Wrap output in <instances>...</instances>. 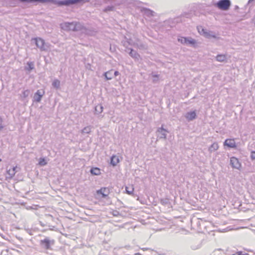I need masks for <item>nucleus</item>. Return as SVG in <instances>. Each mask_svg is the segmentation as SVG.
Instances as JSON below:
<instances>
[{
	"label": "nucleus",
	"mask_w": 255,
	"mask_h": 255,
	"mask_svg": "<svg viewBox=\"0 0 255 255\" xmlns=\"http://www.w3.org/2000/svg\"><path fill=\"white\" fill-rule=\"evenodd\" d=\"M140 11L144 17L149 21L151 22L156 21L155 17L157 16V15L154 11L147 8L142 7L140 9Z\"/></svg>",
	"instance_id": "nucleus-1"
},
{
	"label": "nucleus",
	"mask_w": 255,
	"mask_h": 255,
	"mask_svg": "<svg viewBox=\"0 0 255 255\" xmlns=\"http://www.w3.org/2000/svg\"><path fill=\"white\" fill-rule=\"evenodd\" d=\"M35 41L36 46L40 49L41 51H47L49 48V45L46 43L44 40L40 37H36L33 39Z\"/></svg>",
	"instance_id": "nucleus-2"
},
{
	"label": "nucleus",
	"mask_w": 255,
	"mask_h": 255,
	"mask_svg": "<svg viewBox=\"0 0 255 255\" xmlns=\"http://www.w3.org/2000/svg\"><path fill=\"white\" fill-rule=\"evenodd\" d=\"M231 5L230 0H220L215 4V6L223 10L229 9Z\"/></svg>",
	"instance_id": "nucleus-3"
},
{
	"label": "nucleus",
	"mask_w": 255,
	"mask_h": 255,
	"mask_svg": "<svg viewBox=\"0 0 255 255\" xmlns=\"http://www.w3.org/2000/svg\"><path fill=\"white\" fill-rule=\"evenodd\" d=\"M199 32L203 35L204 37L207 38H216V35L214 32L212 31L208 30L206 29H204L202 27H198Z\"/></svg>",
	"instance_id": "nucleus-4"
},
{
	"label": "nucleus",
	"mask_w": 255,
	"mask_h": 255,
	"mask_svg": "<svg viewBox=\"0 0 255 255\" xmlns=\"http://www.w3.org/2000/svg\"><path fill=\"white\" fill-rule=\"evenodd\" d=\"M40 244L43 248L48 250L50 249V246L54 244V241H51L48 238H45L41 240Z\"/></svg>",
	"instance_id": "nucleus-5"
},
{
	"label": "nucleus",
	"mask_w": 255,
	"mask_h": 255,
	"mask_svg": "<svg viewBox=\"0 0 255 255\" xmlns=\"http://www.w3.org/2000/svg\"><path fill=\"white\" fill-rule=\"evenodd\" d=\"M230 164L232 167L237 169H240L241 167V164L239 159L235 157H232L230 158Z\"/></svg>",
	"instance_id": "nucleus-6"
},
{
	"label": "nucleus",
	"mask_w": 255,
	"mask_h": 255,
	"mask_svg": "<svg viewBox=\"0 0 255 255\" xmlns=\"http://www.w3.org/2000/svg\"><path fill=\"white\" fill-rule=\"evenodd\" d=\"M156 132L157 137L159 139H165L166 138L167 133L168 132V131L165 129L163 128L162 127H161L158 128Z\"/></svg>",
	"instance_id": "nucleus-7"
},
{
	"label": "nucleus",
	"mask_w": 255,
	"mask_h": 255,
	"mask_svg": "<svg viewBox=\"0 0 255 255\" xmlns=\"http://www.w3.org/2000/svg\"><path fill=\"white\" fill-rule=\"evenodd\" d=\"M61 28L64 30L74 31V22H64L61 24Z\"/></svg>",
	"instance_id": "nucleus-8"
},
{
	"label": "nucleus",
	"mask_w": 255,
	"mask_h": 255,
	"mask_svg": "<svg viewBox=\"0 0 255 255\" xmlns=\"http://www.w3.org/2000/svg\"><path fill=\"white\" fill-rule=\"evenodd\" d=\"M45 92L43 90H37L34 95L33 101L36 102H40Z\"/></svg>",
	"instance_id": "nucleus-9"
},
{
	"label": "nucleus",
	"mask_w": 255,
	"mask_h": 255,
	"mask_svg": "<svg viewBox=\"0 0 255 255\" xmlns=\"http://www.w3.org/2000/svg\"><path fill=\"white\" fill-rule=\"evenodd\" d=\"M224 145L231 148H236L237 146L235 140L233 139H226Z\"/></svg>",
	"instance_id": "nucleus-10"
},
{
	"label": "nucleus",
	"mask_w": 255,
	"mask_h": 255,
	"mask_svg": "<svg viewBox=\"0 0 255 255\" xmlns=\"http://www.w3.org/2000/svg\"><path fill=\"white\" fill-rule=\"evenodd\" d=\"M185 118L188 121H191L194 120L196 117V114L195 111L187 112L185 115Z\"/></svg>",
	"instance_id": "nucleus-11"
},
{
	"label": "nucleus",
	"mask_w": 255,
	"mask_h": 255,
	"mask_svg": "<svg viewBox=\"0 0 255 255\" xmlns=\"http://www.w3.org/2000/svg\"><path fill=\"white\" fill-rule=\"evenodd\" d=\"M83 30H84V26L82 23L78 22H74V31H79L82 33Z\"/></svg>",
	"instance_id": "nucleus-12"
},
{
	"label": "nucleus",
	"mask_w": 255,
	"mask_h": 255,
	"mask_svg": "<svg viewBox=\"0 0 255 255\" xmlns=\"http://www.w3.org/2000/svg\"><path fill=\"white\" fill-rule=\"evenodd\" d=\"M97 33V31L95 30L93 28H88L84 26V30H83V34L90 35L93 36L95 35Z\"/></svg>",
	"instance_id": "nucleus-13"
},
{
	"label": "nucleus",
	"mask_w": 255,
	"mask_h": 255,
	"mask_svg": "<svg viewBox=\"0 0 255 255\" xmlns=\"http://www.w3.org/2000/svg\"><path fill=\"white\" fill-rule=\"evenodd\" d=\"M97 193L98 195H102L103 198H105L108 196L109 190L107 188H102L100 190H97Z\"/></svg>",
	"instance_id": "nucleus-14"
},
{
	"label": "nucleus",
	"mask_w": 255,
	"mask_h": 255,
	"mask_svg": "<svg viewBox=\"0 0 255 255\" xmlns=\"http://www.w3.org/2000/svg\"><path fill=\"white\" fill-rule=\"evenodd\" d=\"M196 44V41L194 39L191 38V37H187L186 43L185 45H190L194 47H196L197 46Z\"/></svg>",
	"instance_id": "nucleus-15"
},
{
	"label": "nucleus",
	"mask_w": 255,
	"mask_h": 255,
	"mask_svg": "<svg viewBox=\"0 0 255 255\" xmlns=\"http://www.w3.org/2000/svg\"><path fill=\"white\" fill-rule=\"evenodd\" d=\"M130 51L129 53V55L132 58H133L136 60H138L140 58V55L138 54V53L136 51H134L132 49H130Z\"/></svg>",
	"instance_id": "nucleus-16"
},
{
	"label": "nucleus",
	"mask_w": 255,
	"mask_h": 255,
	"mask_svg": "<svg viewBox=\"0 0 255 255\" xmlns=\"http://www.w3.org/2000/svg\"><path fill=\"white\" fill-rule=\"evenodd\" d=\"M34 68V65L32 62H28L27 66L25 67V70L27 71L29 73Z\"/></svg>",
	"instance_id": "nucleus-17"
},
{
	"label": "nucleus",
	"mask_w": 255,
	"mask_h": 255,
	"mask_svg": "<svg viewBox=\"0 0 255 255\" xmlns=\"http://www.w3.org/2000/svg\"><path fill=\"white\" fill-rule=\"evenodd\" d=\"M90 173L92 175H99L101 174V170L98 167H93L90 170Z\"/></svg>",
	"instance_id": "nucleus-18"
},
{
	"label": "nucleus",
	"mask_w": 255,
	"mask_h": 255,
	"mask_svg": "<svg viewBox=\"0 0 255 255\" xmlns=\"http://www.w3.org/2000/svg\"><path fill=\"white\" fill-rule=\"evenodd\" d=\"M219 148L218 144L217 142L213 143L209 148L210 152H214Z\"/></svg>",
	"instance_id": "nucleus-19"
},
{
	"label": "nucleus",
	"mask_w": 255,
	"mask_h": 255,
	"mask_svg": "<svg viewBox=\"0 0 255 255\" xmlns=\"http://www.w3.org/2000/svg\"><path fill=\"white\" fill-rule=\"evenodd\" d=\"M119 162V157L116 155H113L111 158V163L113 166H116Z\"/></svg>",
	"instance_id": "nucleus-20"
},
{
	"label": "nucleus",
	"mask_w": 255,
	"mask_h": 255,
	"mask_svg": "<svg viewBox=\"0 0 255 255\" xmlns=\"http://www.w3.org/2000/svg\"><path fill=\"white\" fill-rule=\"evenodd\" d=\"M112 72H113L112 70H110V71H107L104 73V75L106 80H110L113 78V75Z\"/></svg>",
	"instance_id": "nucleus-21"
},
{
	"label": "nucleus",
	"mask_w": 255,
	"mask_h": 255,
	"mask_svg": "<svg viewBox=\"0 0 255 255\" xmlns=\"http://www.w3.org/2000/svg\"><path fill=\"white\" fill-rule=\"evenodd\" d=\"M103 111V107L101 105L96 106L95 108V114H99L102 113Z\"/></svg>",
	"instance_id": "nucleus-22"
},
{
	"label": "nucleus",
	"mask_w": 255,
	"mask_h": 255,
	"mask_svg": "<svg viewBox=\"0 0 255 255\" xmlns=\"http://www.w3.org/2000/svg\"><path fill=\"white\" fill-rule=\"evenodd\" d=\"M17 168L16 166L13 167L12 169H9L7 171V174L9 175L10 177H12L16 172V168Z\"/></svg>",
	"instance_id": "nucleus-23"
},
{
	"label": "nucleus",
	"mask_w": 255,
	"mask_h": 255,
	"mask_svg": "<svg viewBox=\"0 0 255 255\" xmlns=\"http://www.w3.org/2000/svg\"><path fill=\"white\" fill-rule=\"evenodd\" d=\"M226 56L224 54H219L216 56V60L219 62H224L226 60Z\"/></svg>",
	"instance_id": "nucleus-24"
},
{
	"label": "nucleus",
	"mask_w": 255,
	"mask_h": 255,
	"mask_svg": "<svg viewBox=\"0 0 255 255\" xmlns=\"http://www.w3.org/2000/svg\"><path fill=\"white\" fill-rule=\"evenodd\" d=\"M52 85L53 87L58 89L59 88L60 86V81L58 79H55L52 82Z\"/></svg>",
	"instance_id": "nucleus-25"
},
{
	"label": "nucleus",
	"mask_w": 255,
	"mask_h": 255,
	"mask_svg": "<svg viewBox=\"0 0 255 255\" xmlns=\"http://www.w3.org/2000/svg\"><path fill=\"white\" fill-rule=\"evenodd\" d=\"M126 191L127 194L128 195H132L134 191V188L132 186H130L126 187Z\"/></svg>",
	"instance_id": "nucleus-26"
},
{
	"label": "nucleus",
	"mask_w": 255,
	"mask_h": 255,
	"mask_svg": "<svg viewBox=\"0 0 255 255\" xmlns=\"http://www.w3.org/2000/svg\"><path fill=\"white\" fill-rule=\"evenodd\" d=\"M91 126H87L85 127L81 130V133H89L91 131Z\"/></svg>",
	"instance_id": "nucleus-27"
},
{
	"label": "nucleus",
	"mask_w": 255,
	"mask_h": 255,
	"mask_svg": "<svg viewBox=\"0 0 255 255\" xmlns=\"http://www.w3.org/2000/svg\"><path fill=\"white\" fill-rule=\"evenodd\" d=\"M213 255H228L227 254H225L223 251H221L220 249H218L215 250L213 253Z\"/></svg>",
	"instance_id": "nucleus-28"
},
{
	"label": "nucleus",
	"mask_w": 255,
	"mask_h": 255,
	"mask_svg": "<svg viewBox=\"0 0 255 255\" xmlns=\"http://www.w3.org/2000/svg\"><path fill=\"white\" fill-rule=\"evenodd\" d=\"M151 75L153 78L152 82L154 83L158 82L159 81V75L154 74H152Z\"/></svg>",
	"instance_id": "nucleus-29"
},
{
	"label": "nucleus",
	"mask_w": 255,
	"mask_h": 255,
	"mask_svg": "<svg viewBox=\"0 0 255 255\" xmlns=\"http://www.w3.org/2000/svg\"><path fill=\"white\" fill-rule=\"evenodd\" d=\"M187 40V37H180L178 38V41L181 42L182 44H186Z\"/></svg>",
	"instance_id": "nucleus-30"
},
{
	"label": "nucleus",
	"mask_w": 255,
	"mask_h": 255,
	"mask_svg": "<svg viewBox=\"0 0 255 255\" xmlns=\"http://www.w3.org/2000/svg\"><path fill=\"white\" fill-rule=\"evenodd\" d=\"M38 164L40 166H44L47 164V162L44 158H40Z\"/></svg>",
	"instance_id": "nucleus-31"
},
{
	"label": "nucleus",
	"mask_w": 255,
	"mask_h": 255,
	"mask_svg": "<svg viewBox=\"0 0 255 255\" xmlns=\"http://www.w3.org/2000/svg\"><path fill=\"white\" fill-rule=\"evenodd\" d=\"M30 94V91L29 90H24L23 92H22V97L24 98H25L26 97H27L28 96V95H29Z\"/></svg>",
	"instance_id": "nucleus-32"
},
{
	"label": "nucleus",
	"mask_w": 255,
	"mask_h": 255,
	"mask_svg": "<svg viewBox=\"0 0 255 255\" xmlns=\"http://www.w3.org/2000/svg\"><path fill=\"white\" fill-rule=\"evenodd\" d=\"M114 8L115 7L113 6H108L105 8L104 11L106 12L109 11H113L114 10Z\"/></svg>",
	"instance_id": "nucleus-33"
},
{
	"label": "nucleus",
	"mask_w": 255,
	"mask_h": 255,
	"mask_svg": "<svg viewBox=\"0 0 255 255\" xmlns=\"http://www.w3.org/2000/svg\"><path fill=\"white\" fill-rule=\"evenodd\" d=\"M4 126L3 124V120L1 117H0V131H1L4 128Z\"/></svg>",
	"instance_id": "nucleus-34"
},
{
	"label": "nucleus",
	"mask_w": 255,
	"mask_h": 255,
	"mask_svg": "<svg viewBox=\"0 0 255 255\" xmlns=\"http://www.w3.org/2000/svg\"><path fill=\"white\" fill-rule=\"evenodd\" d=\"M112 214L114 216H115V217H117L118 216H119L120 215V213L119 211H117V210H113L112 212H111Z\"/></svg>",
	"instance_id": "nucleus-35"
},
{
	"label": "nucleus",
	"mask_w": 255,
	"mask_h": 255,
	"mask_svg": "<svg viewBox=\"0 0 255 255\" xmlns=\"http://www.w3.org/2000/svg\"><path fill=\"white\" fill-rule=\"evenodd\" d=\"M191 248L193 249V250H197V249H199L200 247H201V245L200 244H198L196 246H194V245H192L191 246Z\"/></svg>",
	"instance_id": "nucleus-36"
},
{
	"label": "nucleus",
	"mask_w": 255,
	"mask_h": 255,
	"mask_svg": "<svg viewBox=\"0 0 255 255\" xmlns=\"http://www.w3.org/2000/svg\"><path fill=\"white\" fill-rule=\"evenodd\" d=\"M115 2H117V4H120L121 3H123L125 2V0H114Z\"/></svg>",
	"instance_id": "nucleus-37"
},
{
	"label": "nucleus",
	"mask_w": 255,
	"mask_h": 255,
	"mask_svg": "<svg viewBox=\"0 0 255 255\" xmlns=\"http://www.w3.org/2000/svg\"><path fill=\"white\" fill-rule=\"evenodd\" d=\"M251 158L252 159H255V151H252L251 153Z\"/></svg>",
	"instance_id": "nucleus-38"
},
{
	"label": "nucleus",
	"mask_w": 255,
	"mask_h": 255,
	"mask_svg": "<svg viewBox=\"0 0 255 255\" xmlns=\"http://www.w3.org/2000/svg\"><path fill=\"white\" fill-rule=\"evenodd\" d=\"M228 255H242V252H238L235 254H228Z\"/></svg>",
	"instance_id": "nucleus-39"
},
{
	"label": "nucleus",
	"mask_w": 255,
	"mask_h": 255,
	"mask_svg": "<svg viewBox=\"0 0 255 255\" xmlns=\"http://www.w3.org/2000/svg\"><path fill=\"white\" fill-rule=\"evenodd\" d=\"M120 74V73L118 71H116L115 72H114V76H118Z\"/></svg>",
	"instance_id": "nucleus-40"
},
{
	"label": "nucleus",
	"mask_w": 255,
	"mask_h": 255,
	"mask_svg": "<svg viewBox=\"0 0 255 255\" xmlns=\"http://www.w3.org/2000/svg\"><path fill=\"white\" fill-rule=\"evenodd\" d=\"M141 250H143V251H145L149 250H150V249L144 248H142Z\"/></svg>",
	"instance_id": "nucleus-41"
},
{
	"label": "nucleus",
	"mask_w": 255,
	"mask_h": 255,
	"mask_svg": "<svg viewBox=\"0 0 255 255\" xmlns=\"http://www.w3.org/2000/svg\"><path fill=\"white\" fill-rule=\"evenodd\" d=\"M143 45H140L139 46H138V48H143Z\"/></svg>",
	"instance_id": "nucleus-42"
},
{
	"label": "nucleus",
	"mask_w": 255,
	"mask_h": 255,
	"mask_svg": "<svg viewBox=\"0 0 255 255\" xmlns=\"http://www.w3.org/2000/svg\"><path fill=\"white\" fill-rule=\"evenodd\" d=\"M253 22L254 23L255 25V17L254 18V19H253Z\"/></svg>",
	"instance_id": "nucleus-43"
},
{
	"label": "nucleus",
	"mask_w": 255,
	"mask_h": 255,
	"mask_svg": "<svg viewBox=\"0 0 255 255\" xmlns=\"http://www.w3.org/2000/svg\"><path fill=\"white\" fill-rule=\"evenodd\" d=\"M242 255H250L248 254H247V253H245V254H242Z\"/></svg>",
	"instance_id": "nucleus-44"
},
{
	"label": "nucleus",
	"mask_w": 255,
	"mask_h": 255,
	"mask_svg": "<svg viewBox=\"0 0 255 255\" xmlns=\"http://www.w3.org/2000/svg\"><path fill=\"white\" fill-rule=\"evenodd\" d=\"M135 255H141V254H140V253H136V254H135Z\"/></svg>",
	"instance_id": "nucleus-45"
},
{
	"label": "nucleus",
	"mask_w": 255,
	"mask_h": 255,
	"mask_svg": "<svg viewBox=\"0 0 255 255\" xmlns=\"http://www.w3.org/2000/svg\"><path fill=\"white\" fill-rule=\"evenodd\" d=\"M255 255V252L254 253Z\"/></svg>",
	"instance_id": "nucleus-46"
}]
</instances>
